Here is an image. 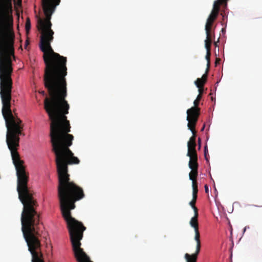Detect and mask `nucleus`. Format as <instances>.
I'll use <instances>...</instances> for the list:
<instances>
[{
	"mask_svg": "<svg viewBox=\"0 0 262 262\" xmlns=\"http://www.w3.org/2000/svg\"><path fill=\"white\" fill-rule=\"evenodd\" d=\"M42 2L46 18H38L37 28L40 33L39 47L43 52L45 63L44 85L50 96L44 100V108L51 121L50 136L51 139H73V136L69 134L71 126L66 116L70 108L66 100L67 59L55 52L51 45L54 34L51 29V16L60 0H42Z\"/></svg>",
	"mask_w": 262,
	"mask_h": 262,
	"instance_id": "obj_1",
	"label": "nucleus"
},
{
	"mask_svg": "<svg viewBox=\"0 0 262 262\" xmlns=\"http://www.w3.org/2000/svg\"><path fill=\"white\" fill-rule=\"evenodd\" d=\"M227 1L228 0H216L214 2L212 10L207 19L205 25V30L206 34L205 40H212V38H214V30L212 29V25L219 14L220 7L223 6L226 7Z\"/></svg>",
	"mask_w": 262,
	"mask_h": 262,
	"instance_id": "obj_2",
	"label": "nucleus"
},
{
	"mask_svg": "<svg viewBox=\"0 0 262 262\" xmlns=\"http://www.w3.org/2000/svg\"><path fill=\"white\" fill-rule=\"evenodd\" d=\"M200 108L196 106L191 107L187 111V120L188 121L187 126L189 129L192 130L191 128L195 127L200 115Z\"/></svg>",
	"mask_w": 262,
	"mask_h": 262,
	"instance_id": "obj_3",
	"label": "nucleus"
},
{
	"mask_svg": "<svg viewBox=\"0 0 262 262\" xmlns=\"http://www.w3.org/2000/svg\"><path fill=\"white\" fill-rule=\"evenodd\" d=\"M192 130H190L192 132L193 135L191 137H190L189 141L187 143V147H188V155H190V153H193V152H196L195 147H196V131L195 130V128H191Z\"/></svg>",
	"mask_w": 262,
	"mask_h": 262,
	"instance_id": "obj_4",
	"label": "nucleus"
},
{
	"mask_svg": "<svg viewBox=\"0 0 262 262\" xmlns=\"http://www.w3.org/2000/svg\"><path fill=\"white\" fill-rule=\"evenodd\" d=\"M192 130H190L192 132L193 135L191 137H190L189 141L187 143V147H188V155H190V153H193V152H196L195 147H196V131L195 130V128H191Z\"/></svg>",
	"mask_w": 262,
	"mask_h": 262,
	"instance_id": "obj_5",
	"label": "nucleus"
},
{
	"mask_svg": "<svg viewBox=\"0 0 262 262\" xmlns=\"http://www.w3.org/2000/svg\"><path fill=\"white\" fill-rule=\"evenodd\" d=\"M187 156L190 158L188 166L191 169H198L199 164L198 163V155L197 153L193 152V153H190V155L187 154Z\"/></svg>",
	"mask_w": 262,
	"mask_h": 262,
	"instance_id": "obj_6",
	"label": "nucleus"
},
{
	"mask_svg": "<svg viewBox=\"0 0 262 262\" xmlns=\"http://www.w3.org/2000/svg\"><path fill=\"white\" fill-rule=\"evenodd\" d=\"M212 40H205V47L206 49V55L205 58L207 61V72H208L210 64V56H211V45Z\"/></svg>",
	"mask_w": 262,
	"mask_h": 262,
	"instance_id": "obj_7",
	"label": "nucleus"
},
{
	"mask_svg": "<svg viewBox=\"0 0 262 262\" xmlns=\"http://www.w3.org/2000/svg\"><path fill=\"white\" fill-rule=\"evenodd\" d=\"M199 212H194V216L191 219L189 224L194 230L199 229L198 223Z\"/></svg>",
	"mask_w": 262,
	"mask_h": 262,
	"instance_id": "obj_8",
	"label": "nucleus"
},
{
	"mask_svg": "<svg viewBox=\"0 0 262 262\" xmlns=\"http://www.w3.org/2000/svg\"><path fill=\"white\" fill-rule=\"evenodd\" d=\"M198 169H192L189 173V179L192 181V183L196 181V178L198 174Z\"/></svg>",
	"mask_w": 262,
	"mask_h": 262,
	"instance_id": "obj_9",
	"label": "nucleus"
},
{
	"mask_svg": "<svg viewBox=\"0 0 262 262\" xmlns=\"http://www.w3.org/2000/svg\"><path fill=\"white\" fill-rule=\"evenodd\" d=\"M185 258L186 260V262H196L198 257L192 254L190 255L188 253H186L185 254Z\"/></svg>",
	"mask_w": 262,
	"mask_h": 262,
	"instance_id": "obj_10",
	"label": "nucleus"
},
{
	"mask_svg": "<svg viewBox=\"0 0 262 262\" xmlns=\"http://www.w3.org/2000/svg\"><path fill=\"white\" fill-rule=\"evenodd\" d=\"M197 197L192 196V200L189 202V205L193 209L194 212H198V209L195 206Z\"/></svg>",
	"mask_w": 262,
	"mask_h": 262,
	"instance_id": "obj_11",
	"label": "nucleus"
},
{
	"mask_svg": "<svg viewBox=\"0 0 262 262\" xmlns=\"http://www.w3.org/2000/svg\"><path fill=\"white\" fill-rule=\"evenodd\" d=\"M192 196L198 197V183L197 182H194L192 183Z\"/></svg>",
	"mask_w": 262,
	"mask_h": 262,
	"instance_id": "obj_12",
	"label": "nucleus"
},
{
	"mask_svg": "<svg viewBox=\"0 0 262 262\" xmlns=\"http://www.w3.org/2000/svg\"><path fill=\"white\" fill-rule=\"evenodd\" d=\"M194 232H195L194 239L196 241V244H201L200 234L199 229L194 230Z\"/></svg>",
	"mask_w": 262,
	"mask_h": 262,
	"instance_id": "obj_13",
	"label": "nucleus"
},
{
	"mask_svg": "<svg viewBox=\"0 0 262 262\" xmlns=\"http://www.w3.org/2000/svg\"><path fill=\"white\" fill-rule=\"evenodd\" d=\"M208 77V72H207V69L206 70V72L202 76L201 78H198L196 79V82H198L199 81H202L203 83H206Z\"/></svg>",
	"mask_w": 262,
	"mask_h": 262,
	"instance_id": "obj_14",
	"label": "nucleus"
},
{
	"mask_svg": "<svg viewBox=\"0 0 262 262\" xmlns=\"http://www.w3.org/2000/svg\"><path fill=\"white\" fill-rule=\"evenodd\" d=\"M201 99H202V96L201 95H198L196 97V99L193 102L194 106L198 107V105L200 103V101Z\"/></svg>",
	"mask_w": 262,
	"mask_h": 262,
	"instance_id": "obj_15",
	"label": "nucleus"
},
{
	"mask_svg": "<svg viewBox=\"0 0 262 262\" xmlns=\"http://www.w3.org/2000/svg\"><path fill=\"white\" fill-rule=\"evenodd\" d=\"M200 249H201V244H196L195 252L194 253L192 254V255H195V256L198 257V255L200 252Z\"/></svg>",
	"mask_w": 262,
	"mask_h": 262,
	"instance_id": "obj_16",
	"label": "nucleus"
},
{
	"mask_svg": "<svg viewBox=\"0 0 262 262\" xmlns=\"http://www.w3.org/2000/svg\"><path fill=\"white\" fill-rule=\"evenodd\" d=\"M25 28L27 32H28L31 29V23L29 19H27L26 23Z\"/></svg>",
	"mask_w": 262,
	"mask_h": 262,
	"instance_id": "obj_17",
	"label": "nucleus"
},
{
	"mask_svg": "<svg viewBox=\"0 0 262 262\" xmlns=\"http://www.w3.org/2000/svg\"><path fill=\"white\" fill-rule=\"evenodd\" d=\"M196 86L199 88V94L202 96V93H203L204 91V86H202L201 85L200 86H199L198 84H196Z\"/></svg>",
	"mask_w": 262,
	"mask_h": 262,
	"instance_id": "obj_18",
	"label": "nucleus"
},
{
	"mask_svg": "<svg viewBox=\"0 0 262 262\" xmlns=\"http://www.w3.org/2000/svg\"><path fill=\"white\" fill-rule=\"evenodd\" d=\"M208 153V149H207V146L206 145L205 146V148H204V156H205V159L208 161V159L207 158V154Z\"/></svg>",
	"mask_w": 262,
	"mask_h": 262,
	"instance_id": "obj_19",
	"label": "nucleus"
},
{
	"mask_svg": "<svg viewBox=\"0 0 262 262\" xmlns=\"http://www.w3.org/2000/svg\"><path fill=\"white\" fill-rule=\"evenodd\" d=\"M195 84L196 85V84H198L199 86H200L201 85L202 86H204L205 83H203L202 81H199L198 82H196V80L195 81Z\"/></svg>",
	"mask_w": 262,
	"mask_h": 262,
	"instance_id": "obj_20",
	"label": "nucleus"
},
{
	"mask_svg": "<svg viewBox=\"0 0 262 262\" xmlns=\"http://www.w3.org/2000/svg\"><path fill=\"white\" fill-rule=\"evenodd\" d=\"M221 15H222V16H223V21H224L225 20V17H226V18H227V16H226L225 13L223 12H221Z\"/></svg>",
	"mask_w": 262,
	"mask_h": 262,
	"instance_id": "obj_21",
	"label": "nucleus"
},
{
	"mask_svg": "<svg viewBox=\"0 0 262 262\" xmlns=\"http://www.w3.org/2000/svg\"><path fill=\"white\" fill-rule=\"evenodd\" d=\"M205 192H206V193H208V190H209V189H208V186H207V185H206L205 186Z\"/></svg>",
	"mask_w": 262,
	"mask_h": 262,
	"instance_id": "obj_22",
	"label": "nucleus"
},
{
	"mask_svg": "<svg viewBox=\"0 0 262 262\" xmlns=\"http://www.w3.org/2000/svg\"><path fill=\"white\" fill-rule=\"evenodd\" d=\"M220 60H221V59L220 58H216L215 60V64L217 65V64L219 63Z\"/></svg>",
	"mask_w": 262,
	"mask_h": 262,
	"instance_id": "obj_23",
	"label": "nucleus"
},
{
	"mask_svg": "<svg viewBox=\"0 0 262 262\" xmlns=\"http://www.w3.org/2000/svg\"><path fill=\"white\" fill-rule=\"evenodd\" d=\"M199 148L201 147V139L199 138Z\"/></svg>",
	"mask_w": 262,
	"mask_h": 262,
	"instance_id": "obj_24",
	"label": "nucleus"
},
{
	"mask_svg": "<svg viewBox=\"0 0 262 262\" xmlns=\"http://www.w3.org/2000/svg\"><path fill=\"white\" fill-rule=\"evenodd\" d=\"M221 31L222 33H225V28H222Z\"/></svg>",
	"mask_w": 262,
	"mask_h": 262,
	"instance_id": "obj_25",
	"label": "nucleus"
},
{
	"mask_svg": "<svg viewBox=\"0 0 262 262\" xmlns=\"http://www.w3.org/2000/svg\"><path fill=\"white\" fill-rule=\"evenodd\" d=\"M214 46H215V47H216V46H217V42H215V41L214 42Z\"/></svg>",
	"mask_w": 262,
	"mask_h": 262,
	"instance_id": "obj_26",
	"label": "nucleus"
},
{
	"mask_svg": "<svg viewBox=\"0 0 262 262\" xmlns=\"http://www.w3.org/2000/svg\"><path fill=\"white\" fill-rule=\"evenodd\" d=\"M246 230H247V227H245L244 229V232H245Z\"/></svg>",
	"mask_w": 262,
	"mask_h": 262,
	"instance_id": "obj_27",
	"label": "nucleus"
},
{
	"mask_svg": "<svg viewBox=\"0 0 262 262\" xmlns=\"http://www.w3.org/2000/svg\"><path fill=\"white\" fill-rule=\"evenodd\" d=\"M246 230H247V227H245L244 229V232H245Z\"/></svg>",
	"mask_w": 262,
	"mask_h": 262,
	"instance_id": "obj_28",
	"label": "nucleus"
},
{
	"mask_svg": "<svg viewBox=\"0 0 262 262\" xmlns=\"http://www.w3.org/2000/svg\"><path fill=\"white\" fill-rule=\"evenodd\" d=\"M28 44V41L27 40L26 41V47L27 46Z\"/></svg>",
	"mask_w": 262,
	"mask_h": 262,
	"instance_id": "obj_29",
	"label": "nucleus"
},
{
	"mask_svg": "<svg viewBox=\"0 0 262 262\" xmlns=\"http://www.w3.org/2000/svg\"><path fill=\"white\" fill-rule=\"evenodd\" d=\"M41 94H45V92H44V91H42V92H41Z\"/></svg>",
	"mask_w": 262,
	"mask_h": 262,
	"instance_id": "obj_30",
	"label": "nucleus"
},
{
	"mask_svg": "<svg viewBox=\"0 0 262 262\" xmlns=\"http://www.w3.org/2000/svg\"><path fill=\"white\" fill-rule=\"evenodd\" d=\"M204 128V126H203V127L202 128V130H203Z\"/></svg>",
	"mask_w": 262,
	"mask_h": 262,
	"instance_id": "obj_31",
	"label": "nucleus"
}]
</instances>
